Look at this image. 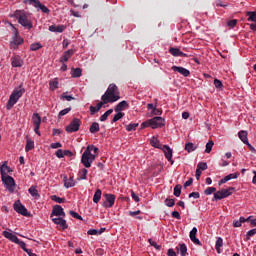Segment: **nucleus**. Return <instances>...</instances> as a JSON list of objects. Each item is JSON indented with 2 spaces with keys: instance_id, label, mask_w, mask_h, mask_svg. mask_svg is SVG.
I'll return each instance as SVG.
<instances>
[{
  "instance_id": "6e6d98bb",
  "label": "nucleus",
  "mask_w": 256,
  "mask_h": 256,
  "mask_svg": "<svg viewBox=\"0 0 256 256\" xmlns=\"http://www.w3.org/2000/svg\"><path fill=\"white\" fill-rule=\"evenodd\" d=\"M56 157H58V159H63V157H65V151L58 149L55 153Z\"/></svg>"
},
{
  "instance_id": "5701e85b",
  "label": "nucleus",
  "mask_w": 256,
  "mask_h": 256,
  "mask_svg": "<svg viewBox=\"0 0 256 256\" xmlns=\"http://www.w3.org/2000/svg\"><path fill=\"white\" fill-rule=\"evenodd\" d=\"M126 107H129V104L127 103V101L123 100L115 106L114 111H116V113H119L121 111H125Z\"/></svg>"
},
{
  "instance_id": "c03bdc74",
  "label": "nucleus",
  "mask_w": 256,
  "mask_h": 256,
  "mask_svg": "<svg viewBox=\"0 0 256 256\" xmlns=\"http://www.w3.org/2000/svg\"><path fill=\"white\" fill-rule=\"evenodd\" d=\"M181 189H182V186L179 184L174 187L175 197H181Z\"/></svg>"
},
{
  "instance_id": "13d9d810",
  "label": "nucleus",
  "mask_w": 256,
  "mask_h": 256,
  "mask_svg": "<svg viewBox=\"0 0 256 256\" xmlns=\"http://www.w3.org/2000/svg\"><path fill=\"white\" fill-rule=\"evenodd\" d=\"M214 85H215L216 89H221L223 87V82H221V80H219V79H215Z\"/></svg>"
},
{
  "instance_id": "69168bd1",
  "label": "nucleus",
  "mask_w": 256,
  "mask_h": 256,
  "mask_svg": "<svg viewBox=\"0 0 256 256\" xmlns=\"http://www.w3.org/2000/svg\"><path fill=\"white\" fill-rule=\"evenodd\" d=\"M168 256H177V253H175V250H173V248L168 249L167 252Z\"/></svg>"
},
{
  "instance_id": "a19ab883",
  "label": "nucleus",
  "mask_w": 256,
  "mask_h": 256,
  "mask_svg": "<svg viewBox=\"0 0 256 256\" xmlns=\"http://www.w3.org/2000/svg\"><path fill=\"white\" fill-rule=\"evenodd\" d=\"M213 145H215L213 140H209L208 143L206 144L205 153H210L211 151H213Z\"/></svg>"
},
{
  "instance_id": "f3484780",
  "label": "nucleus",
  "mask_w": 256,
  "mask_h": 256,
  "mask_svg": "<svg viewBox=\"0 0 256 256\" xmlns=\"http://www.w3.org/2000/svg\"><path fill=\"white\" fill-rule=\"evenodd\" d=\"M172 71L180 73V75H183V77H189V75H191V71L187 70V68H183L180 66H172Z\"/></svg>"
},
{
  "instance_id": "c756f323",
  "label": "nucleus",
  "mask_w": 256,
  "mask_h": 256,
  "mask_svg": "<svg viewBox=\"0 0 256 256\" xmlns=\"http://www.w3.org/2000/svg\"><path fill=\"white\" fill-rule=\"evenodd\" d=\"M50 90L55 91V89H59V80L57 78L51 80L49 82Z\"/></svg>"
},
{
  "instance_id": "c85d7f7f",
  "label": "nucleus",
  "mask_w": 256,
  "mask_h": 256,
  "mask_svg": "<svg viewBox=\"0 0 256 256\" xmlns=\"http://www.w3.org/2000/svg\"><path fill=\"white\" fill-rule=\"evenodd\" d=\"M181 52L182 51L179 48H173V47L169 48V54L173 55V57H180V55H182Z\"/></svg>"
},
{
  "instance_id": "39448f33",
  "label": "nucleus",
  "mask_w": 256,
  "mask_h": 256,
  "mask_svg": "<svg viewBox=\"0 0 256 256\" xmlns=\"http://www.w3.org/2000/svg\"><path fill=\"white\" fill-rule=\"evenodd\" d=\"M165 125V119L162 117L156 116L152 119H149L141 124V129L147 127H152V129H158V127H163Z\"/></svg>"
},
{
  "instance_id": "f704fd0d",
  "label": "nucleus",
  "mask_w": 256,
  "mask_h": 256,
  "mask_svg": "<svg viewBox=\"0 0 256 256\" xmlns=\"http://www.w3.org/2000/svg\"><path fill=\"white\" fill-rule=\"evenodd\" d=\"M28 192L30 193V195L32 197H39V190H37V188L35 186H31L29 189H28Z\"/></svg>"
},
{
  "instance_id": "9d476101",
  "label": "nucleus",
  "mask_w": 256,
  "mask_h": 256,
  "mask_svg": "<svg viewBox=\"0 0 256 256\" xmlns=\"http://www.w3.org/2000/svg\"><path fill=\"white\" fill-rule=\"evenodd\" d=\"M14 211H16V213H19L20 215H23V217H29V212L27 211V208L21 204L20 200L14 203Z\"/></svg>"
},
{
  "instance_id": "72a5a7b5",
  "label": "nucleus",
  "mask_w": 256,
  "mask_h": 256,
  "mask_svg": "<svg viewBox=\"0 0 256 256\" xmlns=\"http://www.w3.org/2000/svg\"><path fill=\"white\" fill-rule=\"evenodd\" d=\"M90 133H99V123L93 122L90 126Z\"/></svg>"
},
{
  "instance_id": "79ce46f5",
  "label": "nucleus",
  "mask_w": 256,
  "mask_h": 256,
  "mask_svg": "<svg viewBox=\"0 0 256 256\" xmlns=\"http://www.w3.org/2000/svg\"><path fill=\"white\" fill-rule=\"evenodd\" d=\"M139 127V123H132L126 125V131H135Z\"/></svg>"
},
{
  "instance_id": "e2e57ef3",
  "label": "nucleus",
  "mask_w": 256,
  "mask_h": 256,
  "mask_svg": "<svg viewBox=\"0 0 256 256\" xmlns=\"http://www.w3.org/2000/svg\"><path fill=\"white\" fill-rule=\"evenodd\" d=\"M191 197H193L194 199H199V197H201V194H199V192H192L189 194L190 199Z\"/></svg>"
},
{
  "instance_id": "cd10ccee",
  "label": "nucleus",
  "mask_w": 256,
  "mask_h": 256,
  "mask_svg": "<svg viewBox=\"0 0 256 256\" xmlns=\"http://www.w3.org/2000/svg\"><path fill=\"white\" fill-rule=\"evenodd\" d=\"M101 195H103V192L101 189H97L93 196V202L99 203L101 201Z\"/></svg>"
},
{
  "instance_id": "a18cd8bd",
  "label": "nucleus",
  "mask_w": 256,
  "mask_h": 256,
  "mask_svg": "<svg viewBox=\"0 0 256 256\" xmlns=\"http://www.w3.org/2000/svg\"><path fill=\"white\" fill-rule=\"evenodd\" d=\"M51 199L55 201V203H65V198L58 197L57 195H52Z\"/></svg>"
},
{
  "instance_id": "b1692460",
  "label": "nucleus",
  "mask_w": 256,
  "mask_h": 256,
  "mask_svg": "<svg viewBox=\"0 0 256 256\" xmlns=\"http://www.w3.org/2000/svg\"><path fill=\"white\" fill-rule=\"evenodd\" d=\"M247 131L242 130L238 133V137L239 139L242 141V143H244V145H249V139L247 138Z\"/></svg>"
},
{
  "instance_id": "20e7f679",
  "label": "nucleus",
  "mask_w": 256,
  "mask_h": 256,
  "mask_svg": "<svg viewBox=\"0 0 256 256\" xmlns=\"http://www.w3.org/2000/svg\"><path fill=\"white\" fill-rule=\"evenodd\" d=\"M94 149V145H89L82 154L81 163L86 167V169H89L93 164V161H95L96 159V155L91 153V151H93Z\"/></svg>"
},
{
  "instance_id": "2eb2a0df",
  "label": "nucleus",
  "mask_w": 256,
  "mask_h": 256,
  "mask_svg": "<svg viewBox=\"0 0 256 256\" xmlns=\"http://www.w3.org/2000/svg\"><path fill=\"white\" fill-rule=\"evenodd\" d=\"M75 55V51L73 49H69L63 53V55L60 57V63H67L71 57Z\"/></svg>"
},
{
  "instance_id": "8fccbe9b",
  "label": "nucleus",
  "mask_w": 256,
  "mask_h": 256,
  "mask_svg": "<svg viewBox=\"0 0 256 256\" xmlns=\"http://www.w3.org/2000/svg\"><path fill=\"white\" fill-rule=\"evenodd\" d=\"M165 205L167 207H174L175 206V200L171 198H166L165 199Z\"/></svg>"
},
{
  "instance_id": "a211bd4d",
  "label": "nucleus",
  "mask_w": 256,
  "mask_h": 256,
  "mask_svg": "<svg viewBox=\"0 0 256 256\" xmlns=\"http://www.w3.org/2000/svg\"><path fill=\"white\" fill-rule=\"evenodd\" d=\"M3 237H5V239H9V241H11L12 243H19V238L17 237V235L9 232V231H3L2 232Z\"/></svg>"
},
{
  "instance_id": "de8ad7c7",
  "label": "nucleus",
  "mask_w": 256,
  "mask_h": 256,
  "mask_svg": "<svg viewBox=\"0 0 256 256\" xmlns=\"http://www.w3.org/2000/svg\"><path fill=\"white\" fill-rule=\"evenodd\" d=\"M70 111H71V107H68V108H65V109L61 110L58 114L59 119L64 117V115H67V113H69Z\"/></svg>"
},
{
  "instance_id": "338daca9",
  "label": "nucleus",
  "mask_w": 256,
  "mask_h": 256,
  "mask_svg": "<svg viewBox=\"0 0 256 256\" xmlns=\"http://www.w3.org/2000/svg\"><path fill=\"white\" fill-rule=\"evenodd\" d=\"M172 217H174V219H181V214H179V212L177 211H173Z\"/></svg>"
},
{
  "instance_id": "0eeeda50",
  "label": "nucleus",
  "mask_w": 256,
  "mask_h": 256,
  "mask_svg": "<svg viewBox=\"0 0 256 256\" xmlns=\"http://www.w3.org/2000/svg\"><path fill=\"white\" fill-rule=\"evenodd\" d=\"M232 191H235V188L229 187L228 189L219 190L216 193H214V199L216 201H221V199H225L230 195H233Z\"/></svg>"
},
{
  "instance_id": "412c9836",
  "label": "nucleus",
  "mask_w": 256,
  "mask_h": 256,
  "mask_svg": "<svg viewBox=\"0 0 256 256\" xmlns=\"http://www.w3.org/2000/svg\"><path fill=\"white\" fill-rule=\"evenodd\" d=\"M35 149V142L29 138V136H26V146H25V151L26 153H29V151Z\"/></svg>"
},
{
  "instance_id": "5fc2aeb1",
  "label": "nucleus",
  "mask_w": 256,
  "mask_h": 256,
  "mask_svg": "<svg viewBox=\"0 0 256 256\" xmlns=\"http://www.w3.org/2000/svg\"><path fill=\"white\" fill-rule=\"evenodd\" d=\"M197 169H199L200 171H207V163L205 162L198 163Z\"/></svg>"
},
{
  "instance_id": "ea45409f",
  "label": "nucleus",
  "mask_w": 256,
  "mask_h": 256,
  "mask_svg": "<svg viewBox=\"0 0 256 256\" xmlns=\"http://www.w3.org/2000/svg\"><path fill=\"white\" fill-rule=\"evenodd\" d=\"M16 245H19V247H21L25 251V253H29V251L31 250L27 248V244H25L24 241L18 240V242H16Z\"/></svg>"
},
{
  "instance_id": "e433bc0d",
  "label": "nucleus",
  "mask_w": 256,
  "mask_h": 256,
  "mask_svg": "<svg viewBox=\"0 0 256 256\" xmlns=\"http://www.w3.org/2000/svg\"><path fill=\"white\" fill-rule=\"evenodd\" d=\"M125 117V113L123 112H118L112 119V123H117L120 119H123Z\"/></svg>"
},
{
  "instance_id": "c9c22d12",
  "label": "nucleus",
  "mask_w": 256,
  "mask_h": 256,
  "mask_svg": "<svg viewBox=\"0 0 256 256\" xmlns=\"http://www.w3.org/2000/svg\"><path fill=\"white\" fill-rule=\"evenodd\" d=\"M177 249H179L181 256H186L187 255V245L179 244Z\"/></svg>"
},
{
  "instance_id": "393cba45",
  "label": "nucleus",
  "mask_w": 256,
  "mask_h": 256,
  "mask_svg": "<svg viewBox=\"0 0 256 256\" xmlns=\"http://www.w3.org/2000/svg\"><path fill=\"white\" fill-rule=\"evenodd\" d=\"M150 145L152 147H155V149H162L163 148V145L161 144L159 139H157V137H155V136H153L152 139L150 140Z\"/></svg>"
},
{
  "instance_id": "4be33fe9",
  "label": "nucleus",
  "mask_w": 256,
  "mask_h": 256,
  "mask_svg": "<svg viewBox=\"0 0 256 256\" xmlns=\"http://www.w3.org/2000/svg\"><path fill=\"white\" fill-rule=\"evenodd\" d=\"M49 31L51 33H63L65 31V26L64 25H51L49 26Z\"/></svg>"
},
{
  "instance_id": "58836bf2",
  "label": "nucleus",
  "mask_w": 256,
  "mask_h": 256,
  "mask_svg": "<svg viewBox=\"0 0 256 256\" xmlns=\"http://www.w3.org/2000/svg\"><path fill=\"white\" fill-rule=\"evenodd\" d=\"M16 245H19V247H21L25 251V253H29V251L31 250L27 248V244H25L24 241L18 240V242H16Z\"/></svg>"
},
{
  "instance_id": "dca6fc26",
  "label": "nucleus",
  "mask_w": 256,
  "mask_h": 256,
  "mask_svg": "<svg viewBox=\"0 0 256 256\" xmlns=\"http://www.w3.org/2000/svg\"><path fill=\"white\" fill-rule=\"evenodd\" d=\"M11 65L12 67H23L24 62L21 56L19 55H14L11 57Z\"/></svg>"
},
{
  "instance_id": "2f4dec72",
  "label": "nucleus",
  "mask_w": 256,
  "mask_h": 256,
  "mask_svg": "<svg viewBox=\"0 0 256 256\" xmlns=\"http://www.w3.org/2000/svg\"><path fill=\"white\" fill-rule=\"evenodd\" d=\"M195 149H197V146H195V144L188 142L185 145V151H187V153H193V151H195Z\"/></svg>"
},
{
  "instance_id": "774afa93",
  "label": "nucleus",
  "mask_w": 256,
  "mask_h": 256,
  "mask_svg": "<svg viewBox=\"0 0 256 256\" xmlns=\"http://www.w3.org/2000/svg\"><path fill=\"white\" fill-rule=\"evenodd\" d=\"M89 235H97L99 231L97 229H90L87 232Z\"/></svg>"
},
{
  "instance_id": "0e129e2a",
  "label": "nucleus",
  "mask_w": 256,
  "mask_h": 256,
  "mask_svg": "<svg viewBox=\"0 0 256 256\" xmlns=\"http://www.w3.org/2000/svg\"><path fill=\"white\" fill-rule=\"evenodd\" d=\"M95 113H99V109L96 106H90V115H95Z\"/></svg>"
},
{
  "instance_id": "f8f14e48",
  "label": "nucleus",
  "mask_w": 256,
  "mask_h": 256,
  "mask_svg": "<svg viewBox=\"0 0 256 256\" xmlns=\"http://www.w3.org/2000/svg\"><path fill=\"white\" fill-rule=\"evenodd\" d=\"M106 201L102 204L103 207L111 208L115 205V195L114 194H104Z\"/></svg>"
},
{
  "instance_id": "aec40b11",
  "label": "nucleus",
  "mask_w": 256,
  "mask_h": 256,
  "mask_svg": "<svg viewBox=\"0 0 256 256\" xmlns=\"http://www.w3.org/2000/svg\"><path fill=\"white\" fill-rule=\"evenodd\" d=\"M64 181V187H66V189H69L71 187H75L76 185V181L73 179L72 176L69 177V179H67V176H64L63 178Z\"/></svg>"
},
{
  "instance_id": "423d86ee",
  "label": "nucleus",
  "mask_w": 256,
  "mask_h": 256,
  "mask_svg": "<svg viewBox=\"0 0 256 256\" xmlns=\"http://www.w3.org/2000/svg\"><path fill=\"white\" fill-rule=\"evenodd\" d=\"M23 93H25V89H20V90H14L12 94L9 97V100L6 105V109L10 111V109H13L15 104L23 97Z\"/></svg>"
},
{
  "instance_id": "864d4df0",
  "label": "nucleus",
  "mask_w": 256,
  "mask_h": 256,
  "mask_svg": "<svg viewBox=\"0 0 256 256\" xmlns=\"http://www.w3.org/2000/svg\"><path fill=\"white\" fill-rule=\"evenodd\" d=\"M215 191H217V188H215V187H208V188H206L204 193L206 195H213V193H215Z\"/></svg>"
},
{
  "instance_id": "4c0bfd02",
  "label": "nucleus",
  "mask_w": 256,
  "mask_h": 256,
  "mask_svg": "<svg viewBox=\"0 0 256 256\" xmlns=\"http://www.w3.org/2000/svg\"><path fill=\"white\" fill-rule=\"evenodd\" d=\"M43 45L41 43H33L30 45V51H39V49H42Z\"/></svg>"
},
{
  "instance_id": "6ab92c4d",
  "label": "nucleus",
  "mask_w": 256,
  "mask_h": 256,
  "mask_svg": "<svg viewBox=\"0 0 256 256\" xmlns=\"http://www.w3.org/2000/svg\"><path fill=\"white\" fill-rule=\"evenodd\" d=\"M161 151H163L166 159H170L173 157V149L169 147V145H163L162 148H160Z\"/></svg>"
},
{
  "instance_id": "1a4fd4ad",
  "label": "nucleus",
  "mask_w": 256,
  "mask_h": 256,
  "mask_svg": "<svg viewBox=\"0 0 256 256\" xmlns=\"http://www.w3.org/2000/svg\"><path fill=\"white\" fill-rule=\"evenodd\" d=\"M81 127V120L79 118H74L68 126H66L67 133H75Z\"/></svg>"
},
{
  "instance_id": "052dcab7",
  "label": "nucleus",
  "mask_w": 256,
  "mask_h": 256,
  "mask_svg": "<svg viewBox=\"0 0 256 256\" xmlns=\"http://www.w3.org/2000/svg\"><path fill=\"white\" fill-rule=\"evenodd\" d=\"M50 147L51 149H60V147H63V144H61L60 142H56V143H52Z\"/></svg>"
},
{
  "instance_id": "ddd939ff",
  "label": "nucleus",
  "mask_w": 256,
  "mask_h": 256,
  "mask_svg": "<svg viewBox=\"0 0 256 256\" xmlns=\"http://www.w3.org/2000/svg\"><path fill=\"white\" fill-rule=\"evenodd\" d=\"M51 217H65V211L61 205H55L52 209Z\"/></svg>"
},
{
  "instance_id": "f03ea898",
  "label": "nucleus",
  "mask_w": 256,
  "mask_h": 256,
  "mask_svg": "<svg viewBox=\"0 0 256 256\" xmlns=\"http://www.w3.org/2000/svg\"><path fill=\"white\" fill-rule=\"evenodd\" d=\"M11 17L18 20V23L25 27L26 29H33V23L29 20V13L25 10H16Z\"/></svg>"
},
{
  "instance_id": "f257e3e1",
  "label": "nucleus",
  "mask_w": 256,
  "mask_h": 256,
  "mask_svg": "<svg viewBox=\"0 0 256 256\" xmlns=\"http://www.w3.org/2000/svg\"><path fill=\"white\" fill-rule=\"evenodd\" d=\"M120 99L119 88L115 84H110L104 95L101 97V100L104 101V103H115V101H119Z\"/></svg>"
},
{
  "instance_id": "680f3d73",
  "label": "nucleus",
  "mask_w": 256,
  "mask_h": 256,
  "mask_svg": "<svg viewBox=\"0 0 256 256\" xmlns=\"http://www.w3.org/2000/svg\"><path fill=\"white\" fill-rule=\"evenodd\" d=\"M61 99H65L66 101H73L75 98L71 95H65L64 93L62 94Z\"/></svg>"
},
{
  "instance_id": "49530a36",
  "label": "nucleus",
  "mask_w": 256,
  "mask_h": 256,
  "mask_svg": "<svg viewBox=\"0 0 256 256\" xmlns=\"http://www.w3.org/2000/svg\"><path fill=\"white\" fill-rule=\"evenodd\" d=\"M239 175H240L239 172L229 174V175L225 176L226 181H231V179H237L239 177Z\"/></svg>"
},
{
  "instance_id": "3c124183",
  "label": "nucleus",
  "mask_w": 256,
  "mask_h": 256,
  "mask_svg": "<svg viewBox=\"0 0 256 256\" xmlns=\"http://www.w3.org/2000/svg\"><path fill=\"white\" fill-rule=\"evenodd\" d=\"M148 242L152 247H155L157 251H161V245H158L157 242L153 241V239H148Z\"/></svg>"
},
{
  "instance_id": "603ef678",
  "label": "nucleus",
  "mask_w": 256,
  "mask_h": 256,
  "mask_svg": "<svg viewBox=\"0 0 256 256\" xmlns=\"http://www.w3.org/2000/svg\"><path fill=\"white\" fill-rule=\"evenodd\" d=\"M253 235H256V228L250 230L247 232L246 234V241H249V239H251V237H253Z\"/></svg>"
},
{
  "instance_id": "4d7b16f0",
  "label": "nucleus",
  "mask_w": 256,
  "mask_h": 256,
  "mask_svg": "<svg viewBox=\"0 0 256 256\" xmlns=\"http://www.w3.org/2000/svg\"><path fill=\"white\" fill-rule=\"evenodd\" d=\"M237 25V19H233L227 22V26L230 27V29H233Z\"/></svg>"
},
{
  "instance_id": "a878e982",
  "label": "nucleus",
  "mask_w": 256,
  "mask_h": 256,
  "mask_svg": "<svg viewBox=\"0 0 256 256\" xmlns=\"http://www.w3.org/2000/svg\"><path fill=\"white\" fill-rule=\"evenodd\" d=\"M71 75L74 79H77L83 75V70L81 68H72Z\"/></svg>"
},
{
  "instance_id": "bb28decb",
  "label": "nucleus",
  "mask_w": 256,
  "mask_h": 256,
  "mask_svg": "<svg viewBox=\"0 0 256 256\" xmlns=\"http://www.w3.org/2000/svg\"><path fill=\"white\" fill-rule=\"evenodd\" d=\"M32 125L33 126H37V125L41 126V115H39V113H34L32 115Z\"/></svg>"
},
{
  "instance_id": "9b49d317",
  "label": "nucleus",
  "mask_w": 256,
  "mask_h": 256,
  "mask_svg": "<svg viewBox=\"0 0 256 256\" xmlns=\"http://www.w3.org/2000/svg\"><path fill=\"white\" fill-rule=\"evenodd\" d=\"M25 42V40H23V38H21V36H19L18 33L15 34L13 41L10 42V48L11 49H18L19 45H23V43Z\"/></svg>"
},
{
  "instance_id": "7c9ffc66",
  "label": "nucleus",
  "mask_w": 256,
  "mask_h": 256,
  "mask_svg": "<svg viewBox=\"0 0 256 256\" xmlns=\"http://www.w3.org/2000/svg\"><path fill=\"white\" fill-rule=\"evenodd\" d=\"M221 247H223V238L218 237L215 244V249L217 253H221Z\"/></svg>"
},
{
  "instance_id": "6e6552de",
  "label": "nucleus",
  "mask_w": 256,
  "mask_h": 256,
  "mask_svg": "<svg viewBox=\"0 0 256 256\" xmlns=\"http://www.w3.org/2000/svg\"><path fill=\"white\" fill-rule=\"evenodd\" d=\"M24 5H33L35 9H39L42 11V13L49 14L50 10L47 8V6L41 4L39 0H24L23 1Z\"/></svg>"
},
{
  "instance_id": "7ed1b4c3",
  "label": "nucleus",
  "mask_w": 256,
  "mask_h": 256,
  "mask_svg": "<svg viewBox=\"0 0 256 256\" xmlns=\"http://www.w3.org/2000/svg\"><path fill=\"white\" fill-rule=\"evenodd\" d=\"M6 171H9V166H7L6 164H3L0 167L2 181H3L4 185H6V189H8V191L13 193L15 191V179H13V177H11V176H7Z\"/></svg>"
},
{
  "instance_id": "09e8293b",
  "label": "nucleus",
  "mask_w": 256,
  "mask_h": 256,
  "mask_svg": "<svg viewBox=\"0 0 256 256\" xmlns=\"http://www.w3.org/2000/svg\"><path fill=\"white\" fill-rule=\"evenodd\" d=\"M69 213L72 217H74V219H78L79 221H83V217L81 215H79V213H77L73 210H70Z\"/></svg>"
},
{
  "instance_id": "bf43d9fd",
  "label": "nucleus",
  "mask_w": 256,
  "mask_h": 256,
  "mask_svg": "<svg viewBox=\"0 0 256 256\" xmlns=\"http://www.w3.org/2000/svg\"><path fill=\"white\" fill-rule=\"evenodd\" d=\"M197 237V227L192 228L190 231V239H194Z\"/></svg>"
},
{
  "instance_id": "473e14b6",
  "label": "nucleus",
  "mask_w": 256,
  "mask_h": 256,
  "mask_svg": "<svg viewBox=\"0 0 256 256\" xmlns=\"http://www.w3.org/2000/svg\"><path fill=\"white\" fill-rule=\"evenodd\" d=\"M87 173H89V171L86 168H83L79 172L78 181H83V180L87 179Z\"/></svg>"
},
{
  "instance_id": "37998d69",
  "label": "nucleus",
  "mask_w": 256,
  "mask_h": 256,
  "mask_svg": "<svg viewBox=\"0 0 256 256\" xmlns=\"http://www.w3.org/2000/svg\"><path fill=\"white\" fill-rule=\"evenodd\" d=\"M111 113H113V109L107 110L102 116H100V121H105Z\"/></svg>"
},
{
  "instance_id": "4468645a",
  "label": "nucleus",
  "mask_w": 256,
  "mask_h": 256,
  "mask_svg": "<svg viewBox=\"0 0 256 256\" xmlns=\"http://www.w3.org/2000/svg\"><path fill=\"white\" fill-rule=\"evenodd\" d=\"M52 221L55 223V225H59V227L63 231L69 228V225L67 224V220L63 219V217L52 218Z\"/></svg>"
}]
</instances>
